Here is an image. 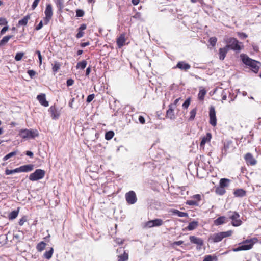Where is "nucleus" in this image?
Here are the masks:
<instances>
[{
	"mask_svg": "<svg viewBox=\"0 0 261 261\" xmlns=\"http://www.w3.org/2000/svg\"><path fill=\"white\" fill-rule=\"evenodd\" d=\"M240 57L243 63L249 66L252 71L255 73L258 72L261 65L259 62L250 58L245 54H241Z\"/></svg>",
	"mask_w": 261,
	"mask_h": 261,
	"instance_id": "f257e3e1",
	"label": "nucleus"
},
{
	"mask_svg": "<svg viewBox=\"0 0 261 261\" xmlns=\"http://www.w3.org/2000/svg\"><path fill=\"white\" fill-rule=\"evenodd\" d=\"M258 239L256 238H253L250 239H247L240 244V246L233 249L234 252H238L242 250H248L251 249L253 245L257 243Z\"/></svg>",
	"mask_w": 261,
	"mask_h": 261,
	"instance_id": "f03ea898",
	"label": "nucleus"
},
{
	"mask_svg": "<svg viewBox=\"0 0 261 261\" xmlns=\"http://www.w3.org/2000/svg\"><path fill=\"white\" fill-rule=\"evenodd\" d=\"M226 43L227 45L225 46L228 50L231 49L237 53H239L244 46L242 43L239 42L235 38L228 39L226 41Z\"/></svg>",
	"mask_w": 261,
	"mask_h": 261,
	"instance_id": "7ed1b4c3",
	"label": "nucleus"
},
{
	"mask_svg": "<svg viewBox=\"0 0 261 261\" xmlns=\"http://www.w3.org/2000/svg\"><path fill=\"white\" fill-rule=\"evenodd\" d=\"M232 234V230L216 233L211 235L208 240L211 242L217 243L222 241L224 238L231 236Z\"/></svg>",
	"mask_w": 261,
	"mask_h": 261,
	"instance_id": "20e7f679",
	"label": "nucleus"
},
{
	"mask_svg": "<svg viewBox=\"0 0 261 261\" xmlns=\"http://www.w3.org/2000/svg\"><path fill=\"white\" fill-rule=\"evenodd\" d=\"M229 217L231 220V224L235 227L240 226L242 224V221L240 219V216L236 212H229Z\"/></svg>",
	"mask_w": 261,
	"mask_h": 261,
	"instance_id": "39448f33",
	"label": "nucleus"
},
{
	"mask_svg": "<svg viewBox=\"0 0 261 261\" xmlns=\"http://www.w3.org/2000/svg\"><path fill=\"white\" fill-rule=\"evenodd\" d=\"M163 224V221L161 219H155L146 222L143 226L144 228H150L153 227H158Z\"/></svg>",
	"mask_w": 261,
	"mask_h": 261,
	"instance_id": "423d86ee",
	"label": "nucleus"
},
{
	"mask_svg": "<svg viewBox=\"0 0 261 261\" xmlns=\"http://www.w3.org/2000/svg\"><path fill=\"white\" fill-rule=\"evenodd\" d=\"M44 13L45 17L44 18V24H47L51 19L53 14L52 6L51 4H47Z\"/></svg>",
	"mask_w": 261,
	"mask_h": 261,
	"instance_id": "0eeeda50",
	"label": "nucleus"
},
{
	"mask_svg": "<svg viewBox=\"0 0 261 261\" xmlns=\"http://www.w3.org/2000/svg\"><path fill=\"white\" fill-rule=\"evenodd\" d=\"M125 199L129 204H133L136 202L137 198L136 193L133 191H130L125 194Z\"/></svg>",
	"mask_w": 261,
	"mask_h": 261,
	"instance_id": "6e6552de",
	"label": "nucleus"
},
{
	"mask_svg": "<svg viewBox=\"0 0 261 261\" xmlns=\"http://www.w3.org/2000/svg\"><path fill=\"white\" fill-rule=\"evenodd\" d=\"M210 124L213 126H216L217 125V118L216 116V111L214 107H211L209 111Z\"/></svg>",
	"mask_w": 261,
	"mask_h": 261,
	"instance_id": "1a4fd4ad",
	"label": "nucleus"
},
{
	"mask_svg": "<svg viewBox=\"0 0 261 261\" xmlns=\"http://www.w3.org/2000/svg\"><path fill=\"white\" fill-rule=\"evenodd\" d=\"M189 240L192 243L197 245V249L200 250L201 249V247L203 245V240L197 237L191 236L189 238Z\"/></svg>",
	"mask_w": 261,
	"mask_h": 261,
	"instance_id": "9d476101",
	"label": "nucleus"
},
{
	"mask_svg": "<svg viewBox=\"0 0 261 261\" xmlns=\"http://www.w3.org/2000/svg\"><path fill=\"white\" fill-rule=\"evenodd\" d=\"M45 172L42 169H36L34 172V181L42 179L45 176Z\"/></svg>",
	"mask_w": 261,
	"mask_h": 261,
	"instance_id": "9b49d317",
	"label": "nucleus"
},
{
	"mask_svg": "<svg viewBox=\"0 0 261 261\" xmlns=\"http://www.w3.org/2000/svg\"><path fill=\"white\" fill-rule=\"evenodd\" d=\"M175 68H178L181 70L187 71L191 68V66L184 61H180L177 63Z\"/></svg>",
	"mask_w": 261,
	"mask_h": 261,
	"instance_id": "f8f14e48",
	"label": "nucleus"
},
{
	"mask_svg": "<svg viewBox=\"0 0 261 261\" xmlns=\"http://www.w3.org/2000/svg\"><path fill=\"white\" fill-rule=\"evenodd\" d=\"M37 99L39 101V103L44 107L48 106V102L46 99V96L45 94H40L37 96Z\"/></svg>",
	"mask_w": 261,
	"mask_h": 261,
	"instance_id": "ddd939ff",
	"label": "nucleus"
},
{
	"mask_svg": "<svg viewBox=\"0 0 261 261\" xmlns=\"http://www.w3.org/2000/svg\"><path fill=\"white\" fill-rule=\"evenodd\" d=\"M232 144L231 141H226L224 142L223 147L222 148V155L223 156H225L227 154Z\"/></svg>",
	"mask_w": 261,
	"mask_h": 261,
	"instance_id": "4468645a",
	"label": "nucleus"
},
{
	"mask_svg": "<svg viewBox=\"0 0 261 261\" xmlns=\"http://www.w3.org/2000/svg\"><path fill=\"white\" fill-rule=\"evenodd\" d=\"M245 160L247 164L254 165L256 163V161L254 159L250 153H247L245 156Z\"/></svg>",
	"mask_w": 261,
	"mask_h": 261,
	"instance_id": "2eb2a0df",
	"label": "nucleus"
},
{
	"mask_svg": "<svg viewBox=\"0 0 261 261\" xmlns=\"http://www.w3.org/2000/svg\"><path fill=\"white\" fill-rule=\"evenodd\" d=\"M212 138V134L210 133H207L206 135L201 138L200 146L201 148H204L206 143L210 142Z\"/></svg>",
	"mask_w": 261,
	"mask_h": 261,
	"instance_id": "dca6fc26",
	"label": "nucleus"
},
{
	"mask_svg": "<svg viewBox=\"0 0 261 261\" xmlns=\"http://www.w3.org/2000/svg\"><path fill=\"white\" fill-rule=\"evenodd\" d=\"M174 108H173V105H169V109L167 111L166 117L170 119H175V115L174 113Z\"/></svg>",
	"mask_w": 261,
	"mask_h": 261,
	"instance_id": "f3484780",
	"label": "nucleus"
},
{
	"mask_svg": "<svg viewBox=\"0 0 261 261\" xmlns=\"http://www.w3.org/2000/svg\"><path fill=\"white\" fill-rule=\"evenodd\" d=\"M228 51V50L226 47V46H225L223 48H219V59L221 60H223L225 59Z\"/></svg>",
	"mask_w": 261,
	"mask_h": 261,
	"instance_id": "a211bd4d",
	"label": "nucleus"
},
{
	"mask_svg": "<svg viewBox=\"0 0 261 261\" xmlns=\"http://www.w3.org/2000/svg\"><path fill=\"white\" fill-rule=\"evenodd\" d=\"M233 194L237 197H243L246 196V191L243 189H238L234 190Z\"/></svg>",
	"mask_w": 261,
	"mask_h": 261,
	"instance_id": "6ab92c4d",
	"label": "nucleus"
},
{
	"mask_svg": "<svg viewBox=\"0 0 261 261\" xmlns=\"http://www.w3.org/2000/svg\"><path fill=\"white\" fill-rule=\"evenodd\" d=\"M49 112L51 114V116L53 119H57L59 117V113H58V111L57 110V108L55 106H51L50 107Z\"/></svg>",
	"mask_w": 261,
	"mask_h": 261,
	"instance_id": "aec40b11",
	"label": "nucleus"
},
{
	"mask_svg": "<svg viewBox=\"0 0 261 261\" xmlns=\"http://www.w3.org/2000/svg\"><path fill=\"white\" fill-rule=\"evenodd\" d=\"M20 172H28L33 170V165H25L19 167Z\"/></svg>",
	"mask_w": 261,
	"mask_h": 261,
	"instance_id": "412c9836",
	"label": "nucleus"
},
{
	"mask_svg": "<svg viewBox=\"0 0 261 261\" xmlns=\"http://www.w3.org/2000/svg\"><path fill=\"white\" fill-rule=\"evenodd\" d=\"M226 220L227 218L225 216H221L215 220L214 223L215 225L218 226L226 223Z\"/></svg>",
	"mask_w": 261,
	"mask_h": 261,
	"instance_id": "4be33fe9",
	"label": "nucleus"
},
{
	"mask_svg": "<svg viewBox=\"0 0 261 261\" xmlns=\"http://www.w3.org/2000/svg\"><path fill=\"white\" fill-rule=\"evenodd\" d=\"M125 42V35L121 34L117 39V44L119 48H121L124 45Z\"/></svg>",
	"mask_w": 261,
	"mask_h": 261,
	"instance_id": "5701e85b",
	"label": "nucleus"
},
{
	"mask_svg": "<svg viewBox=\"0 0 261 261\" xmlns=\"http://www.w3.org/2000/svg\"><path fill=\"white\" fill-rule=\"evenodd\" d=\"M19 135L23 138L29 137L33 136V133L31 130H21L19 133Z\"/></svg>",
	"mask_w": 261,
	"mask_h": 261,
	"instance_id": "b1692460",
	"label": "nucleus"
},
{
	"mask_svg": "<svg viewBox=\"0 0 261 261\" xmlns=\"http://www.w3.org/2000/svg\"><path fill=\"white\" fill-rule=\"evenodd\" d=\"M173 214L176 215L179 217H187L188 214L187 213L180 212L177 210L173 209L171 211Z\"/></svg>",
	"mask_w": 261,
	"mask_h": 261,
	"instance_id": "393cba45",
	"label": "nucleus"
},
{
	"mask_svg": "<svg viewBox=\"0 0 261 261\" xmlns=\"http://www.w3.org/2000/svg\"><path fill=\"white\" fill-rule=\"evenodd\" d=\"M30 19V16L29 15H27L24 17L22 19L19 20L18 23V27L20 26H24L27 25L28 20Z\"/></svg>",
	"mask_w": 261,
	"mask_h": 261,
	"instance_id": "a878e982",
	"label": "nucleus"
},
{
	"mask_svg": "<svg viewBox=\"0 0 261 261\" xmlns=\"http://www.w3.org/2000/svg\"><path fill=\"white\" fill-rule=\"evenodd\" d=\"M128 259V254L124 251L122 254L118 256V261H127Z\"/></svg>",
	"mask_w": 261,
	"mask_h": 261,
	"instance_id": "bb28decb",
	"label": "nucleus"
},
{
	"mask_svg": "<svg viewBox=\"0 0 261 261\" xmlns=\"http://www.w3.org/2000/svg\"><path fill=\"white\" fill-rule=\"evenodd\" d=\"M19 208H18L17 210H15L11 212L9 215H8V218L10 220H12L14 219H15L19 214Z\"/></svg>",
	"mask_w": 261,
	"mask_h": 261,
	"instance_id": "cd10ccee",
	"label": "nucleus"
},
{
	"mask_svg": "<svg viewBox=\"0 0 261 261\" xmlns=\"http://www.w3.org/2000/svg\"><path fill=\"white\" fill-rule=\"evenodd\" d=\"M18 152L19 151L17 150H16L7 154L3 158V160L4 161H7V160L10 159L11 158H12L17 155Z\"/></svg>",
	"mask_w": 261,
	"mask_h": 261,
	"instance_id": "c85d7f7f",
	"label": "nucleus"
},
{
	"mask_svg": "<svg viewBox=\"0 0 261 261\" xmlns=\"http://www.w3.org/2000/svg\"><path fill=\"white\" fill-rule=\"evenodd\" d=\"M198 225V222L197 221H192L189 223L187 226V229L189 230H193L197 228Z\"/></svg>",
	"mask_w": 261,
	"mask_h": 261,
	"instance_id": "c756f323",
	"label": "nucleus"
},
{
	"mask_svg": "<svg viewBox=\"0 0 261 261\" xmlns=\"http://www.w3.org/2000/svg\"><path fill=\"white\" fill-rule=\"evenodd\" d=\"M54 252V249L53 248H50L49 251H46L44 253V257L47 259H49L51 258L53 253Z\"/></svg>",
	"mask_w": 261,
	"mask_h": 261,
	"instance_id": "7c9ffc66",
	"label": "nucleus"
},
{
	"mask_svg": "<svg viewBox=\"0 0 261 261\" xmlns=\"http://www.w3.org/2000/svg\"><path fill=\"white\" fill-rule=\"evenodd\" d=\"M12 35L6 36L3 38V39L0 41V46H3L7 43L9 40L12 38Z\"/></svg>",
	"mask_w": 261,
	"mask_h": 261,
	"instance_id": "2f4dec72",
	"label": "nucleus"
},
{
	"mask_svg": "<svg viewBox=\"0 0 261 261\" xmlns=\"http://www.w3.org/2000/svg\"><path fill=\"white\" fill-rule=\"evenodd\" d=\"M230 182V180L226 178H222L220 180V186L225 188V187H227Z\"/></svg>",
	"mask_w": 261,
	"mask_h": 261,
	"instance_id": "473e14b6",
	"label": "nucleus"
},
{
	"mask_svg": "<svg viewBox=\"0 0 261 261\" xmlns=\"http://www.w3.org/2000/svg\"><path fill=\"white\" fill-rule=\"evenodd\" d=\"M87 64V62L86 60H83L81 62H78L77 63L76 68L77 69L81 68L84 69L86 67Z\"/></svg>",
	"mask_w": 261,
	"mask_h": 261,
	"instance_id": "72a5a7b5",
	"label": "nucleus"
},
{
	"mask_svg": "<svg viewBox=\"0 0 261 261\" xmlns=\"http://www.w3.org/2000/svg\"><path fill=\"white\" fill-rule=\"evenodd\" d=\"M215 192L218 195H223L225 193L226 191L225 188L220 186L219 187L216 188Z\"/></svg>",
	"mask_w": 261,
	"mask_h": 261,
	"instance_id": "f704fd0d",
	"label": "nucleus"
},
{
	"mask_svg": "<svg viewBox=\"0 0 261 261\" xmlns=\"http://www.w3.org/2000/svg\"><path fill=\"white\" fill-rule=\"evenodd\" d=\"M46 245L45 243L42 241L37 244L36 248L38 251H42L45 248Z\"/></svg>",
	"mask_w": 261,
	"mask_h": 261,
	"instance_id": "c9c22d12",
	"label": "nucleus"
},
{
	"mask_svg": "<svg viewBox=\"0 0 261 261\" xmlns=\"http://www.w3.org/2000/svg\"><path fill=\"white\" fill-rule=\"evenodd\" d=\"M18 172H20L19 168H17L13 170H10L8 169H6L5 170V174L7 175L12 174L15 173H18Z\"/></svg>",
	"mask_w": 261,
	"mask_h": 261,
	"instance_id": "e433bc0d",
	"label": "nucleus"
},
{
	"mask_svg": "<svg viewBox=\"0 0 261 261\" xmlns=\"http://www.w3.org/2000/svg\"><path fill=\"white\" fill-rule=\"evenodd\" d=\"M206 91L204 89H201L198 93V98L200 100H203L204 99V96L206 94Z\"/></svg>",
	"mask_w": 261,
	"mask_h": 261,
	"instance_id": "4c0bfd02",
	"label": "nucleus"
},
{
	"mask_svg": "<svg viewBox=\"0 0 261 261\" xmlns=\"http://www.w3.org/2000/svg\"><path fill=\"white\" fill-rule=\"evenodd\" d=\"M114 136V133L112 130H109L105 134V139L107 140H111Z\"/></svg>",
	"mask_w": 261,
	"mask_h": 261,
	"instance_id": "58836bf2",
	"label": "nucleus"
},
{
	"mask_svg": "<svg viewBox=\"0 0 261 261\" xmlns=\"http://www.w3.org/2000/svg\"><path fill=\"white\" fill-rule=\"evenodd\" d=\"M196 112H197L196 108H194L190 111V116L189 118V121H192L195 119Z\"/></svg>",
	"mask_w": 261,
	"mask_h": 261,
	"instance_id": "ea45409f",
	"label": "nucleus"
},
{
	"mask_svg": "<svg viewBox=\"0 0 261 261\" xmlns=\"http://www.w3.org/2000/svg\"><path fill=\"white\" fill-rule=\"evenodd\" d=\"M55 2L59 9H62L64 7V0H55Z\"/></svg>",
	"mask_w": 261,
	"mask_h": 261,
	"instance_id": "a19ab883",
	"label": "nucleus"
},
{
	"mask_svg": "<svg viewBox=\"0 0 261 261\" xmlns=\"http://www.w3.org/2000/svg\"><path fill=\"white\" fill-rule=\"evenodd\" d=\"M61 67V64L58 62H55L54 65L53 67V71L54 72H57Z\"/></svg>",
	"mask_w": 261,
	"mask_h": 261,
	"instance_id": "79ce46f5",
	"label": "nucleus"
},
{
	"mask_svg": "<svg viewBox=\"0 0 261 261\" xmlns=\"http://www.w3.org/2000/svg\"><path fill=\"white\" fill-rule=\"evenodd\" d=\"M24 53L22 52L17 53L15 57V60L17 61H20L24 56Z\"/></svg>",
	"mask_w": 261,
	"mask_h": 261,
	"instance_id": "37998d69",
	"label": "nucleus"
},
{
	"mask_svg": "<svg viewBox=\"0 0 261 261\" xmlns=\"http://www.w3.org/2000/svg\"><path fill=\"white\" fill-rule=\"evenodd\" d=\"M228 90L225 89L222 90V92L221 93L222 96V102H223V100H226L227 98V95L228 93Z\"/></svg>",
	"mask_w": 261,
	"mask_h": 261,
	"instance_id": "c03bdc74",
	"label": "nucleus"
},
{
	"mask_svg": "<svg viewBox=\"0 0 261 261\" xmlns=\"http://www.w3.org/2000/svg\"><path fill=\"white\" fill-rule=\"evenodd\" d=\"M217 41V39L215 37H211L208 40L209 43L213 46H215Z\"/></svg>",
	"mask_w": 261,
	"mask_h": 261,
	"instance_id": "a18cd8bd",
	"label": "nucleus"
},
{
	"mask_svg": "<svg viewBox=\"0 0 261 261\" xmlns=\"http://www.w3.org/2000/svg\"><path fill=\"white\" fill-rule=\"evenodd\" d=\"M228 92L229 93V96H228V98H229V102L230 103L231 101H233L235 100V99L237 97V95H235L233 93H231L229 91Z\"/></svg>",
	"mask_w": 261,
	"mask_h": 261,
	"instance_id": "49530a36",
	"label": "nucleus"
},
{
	"mask_svg": "<svg viewBox=\"0 0 261 261\" xmlns=\"http://www.w3.org/2000/svg\"><path fill=\"white\" fill-rule=\"evenodd\" d=\"M186 203L189 205L197 206L198 205V203H197L196 201H195V200H194L193 199H192V200H187Z\"/></svg>",
	"mask_w": 261,
	"mask_h": 261,
	"instance_id": "de8ad7c7",
	"label": "nucleus"
},
{
	"mask_svg": "<svg viewBox=\"0 0 261 261\" xmlns=\"http://www.w3.org/2000/svg\"><path fill=\"white\" fill-rule=\"evenodd\" d=\"M190 103V98H188L182 104V107L185 109H187L189 106Z\"/></svg>",
	"mask_w": 261,
	"mask_h": 261,
	"instance_id": "09e8293b",
	"label": "nucleus"
},
{
	"mask_svg": "<svg viewBox=\"0 0 261 261\" xmlns=\"http://www.w3.org/2000/svg\"><path fill=\"white\" fill-rule=\"evenodd\" d=\"M84 15V12L81 9H77L76 11V16L77 17H82Z\"/></svg>",
	"mask_w": 261,
	"mask_h": 261,
	"instance_id": "8fccbe9b",
	"label": "nucleus"
},
{
	"mask_svg": "<svg viewBox=\"0 0 261 261\" xmlns=\"http://www.w3.org/2000/svg\"><path fill=\"white\" fill-rule=\"evenodd\" d=\"M192 198L195 200V201H196L197 203L201 200V196L200 194H196L194 195Z\"/></svg>",
	"mask_w": 261,
	"mask_h": 261,
	"instance_id": "3c124183",
	"label": "nucleus"
},
{
	"mask_svg": "<svg viewBox=\"0 0 261 261\" xmlns=\"http://www.w3.org/2000/svg\"><path fill=\"white\" fill-rule=\"evenodd\" d=\"M215 257L212 256L211 255H207L204 256V259L203 261H213V259Z\"/></svg>",
	"mask_w": 261,
	"mask_h": 261,
	"instance_id": "603ef678",
	"label": "nucleus"
},
{
	"mask_svg": "<svg viewBox=\"0 0 261 261\" xmlns=\"http://www.w3.org/2000/svg\"><path fill=\"white\" fill-rule=\"evenodd\" d=\"M94 96H95V95L94 94H90L88 96L87 99H86V101L88 103L90 102L91 101H92L93 100V99L94 98Z\"/></svg>",
	"mask_w": 261,
	"mask_h": 261,
	"instance_id": "864d4df0",
	"label": "nucleus"
},
{
	"mask_svg": "<svg viewBox=\"0 0 261 261\" xmlns=\"http://www.w3.org/2000/svg\"><path fill=\"white\" fill-rule=\"evenodd\" d=\"M237 34L238 36L241 39H245L247 37V35L243 32H238Z\"/></svg>",
	"mask_w": 261,
	"mask_h": 261,
	"instance_id": "5fc2aeb1",
	"label": "nucleus"
},
{
	"mask_svg": "<svg viewBox=\"0 0 261 261\" xmlns=\"http://www.w3.org/2000/svg\"><path fill=\"white\" fill-rule=\"evenodd\" d=\"M27 221V218L26 217L24 216L22 217L19 221V225L20 226H22L23 225L25 222Z\"/></svg>",
	"mask_w": 261,
	"mask_h": 261,
	"instance_id": "6e6d98bb",
	"label": "nucleus"
},
{
	"mask_svg": "<svg viewBox=\"0 0 261 261\" xmlns=\"http://www.w3.org/2000/svg\"><path fill=\"white\" fill-rule=\"evenodd\" d=\"M84 32H83V31L78 30V33L76 35V37L77 38H80L84 36Z\"/></svg>",
	"mask_w": 261,
	"mask_h": 261,
	"instance_id": "4d7b16f0",
	"label": "nucleus"
},
{
	"mask_svg": "<svg viewBox=\"0 0 261 261\" xmlns=\"http://www.w3.org/2000/svg\"><path fill=\"white\" fill-rule=\"evenodd\" d=\"M36 53L38 55L39 60V64H40V65H41L42 64V56L41 55L40 51L39 50H37L36 51Z\"/></svg>",
	"mask_w": 261,
	"mask_h": 261,
	"instance_id": "13d9d810",
	"label": "nucleus"
},
{
	"mask_svg": "<svg viewBox=\"0 0 261 261\" xmlns=\"http://www.w3.org/2000/svg\"><path fill=\"white\" fill-rule=\"evenodd\" d=\"M8 23L6 19L4 18H0V25H5Z\"/></svg>",
	"mask_w": 261,
	"mask_h": 261,
	"instance_id": "bf43d9fd",
	"label": "nucleus"
},
{
	"mask_svg": "<svg viewBox=\"0 0 261 261\" xmlns=\"http://www.w3.org/2000/svg\"><path fill=\"white\" fill-rule=\"evenodd\" d=\"M9 28L8 26L4 27L1 31V35H4L5 32L8 30Z\"/></svg>",
	"mask_w": 261,
	"mask_h": 261,
	"instance_id": "052dcab7",
	"label": "nucleus"
},
{
	"mask_svg": "<svg viewBox=\"0 0 261 261\" xmlns=\"http://www.w3.org/2000/svg\"><path fill=\"white\" fill-rule=\"evenodd\" d=\"M73 83H74V81L71 79H68L67 81V85L68 86L72 85L73 84Z\"/></svg>",
	"mask_w": 261,
	"mask_h": 261,
	"instance_id": "680f3d73",
	"label": "nucleus"
},
{
	"mask_svg": "<svg viewBox=\"0 0 261 261\" xmlns=\"http://www.w3.org/2000/svg\"><path fill=\"white\" fill-rule=\"evenodd\" d=\"M139 121L140 123L141 124H144L145 123V120L144 118L142 116H140L139 117Z\"/></svg>",
	"mask_w": 261,
	"mask_h": 261,
	"instance_id": "e2e57ef3",
	"label": "nucleus"
},
{
	"mask_svg": "<svg viewBox=\"0 0 261 261\" xmlns=\"http://www.w3.org/2000/svg\"><path fill=\"white\" fill-rule=\"evenodd\" d=\"M87 28V25L86 24H82L80 27L79 28L78 30L84 31Z\"/></svg>",
	"mask_w": 261,
	"mask_h": 261,
	"instance_id": "0e129e2a",
	"label": "nucleus"
},
{
	"mask_svg": "<svg viewBox=\"0 0 261 261\" xmlns=\"http://www.w3.org/2000/svg\"><path fill=\"white\" fill-rule=\"evenodd\" d=\"M42 26H43V22H42V21H41L39 22V24L36 27V29L37 30H39V29H40L42 27Z\"/></svg>",
	"mask_w": 261,
	"mask_h": 261,
	"instance_id": "69168bd1",
	"label": "nucleus"
},
{
	"mask_svg": "<svg viewBox=\"0 0 261 261\" xmlns=\"http://www.w3.org/2000/svg\"><path fill=\"white\" fill-rule=\"evenodd\" d=\"M90 44V43L89 42H83V43H82L81 44V46L82 47H85L88 45H89Z\"/></svg>",
	"mask_w": 261,
	"mask_h": 261,
	"instance_id": "338daca9",
	"label": "nucleus"
},
{
	"mask_svg": "<svg viewBox=\"0 0 261 261\" xmlns=\"http://www.w3.org/2000/svg\"><path fill=\"white\" fill-rule=\"evenodd\" d=\"M183 243H184V242L182 241H178L174 242L173 243V245H176L179 246V245H181L182 244H183Z\"/></svg>",
	"mask_w": 261,
	"mask_h": 261,
	"instance_id": "774afa93",
	"label": "nucleus"
}]
</instances>
